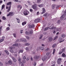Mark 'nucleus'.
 Listing matches in <instances>:
<instances>
[{
  "instance_id": "obj_1",
  "label": "nucleus",
  "mask_w": 66,
  "mask_h": 66,
  "mask_svg": "<svg viewBox=\"0 0 66 66\" xmlns=\"http://www.w3.org/2000/svg\"><path fill=\"white\" fill-rule=\"evenodd\" d=\"M56 29V28L55 27H54L53 25H52L50 27V30H52L53 29H54V30H55Z\"/></svg>"
},
{
  "instance_id": "obj_2",
  "label": "nucleus",
  "mask_w": 66,
  "mask_h": 66,
  "mask_svg": "<svg viewBox=\"0 0 66 66\" xmlns=\"http://www.w3.org/2000/svg\"><path fill=\"white\" fill-rule=\"evenodd\" d=\"M32 7L34 10H36L37 9V5L36 4H34L32 5Z\"/></svg>"
},
{
  "instance_id": "obj_3",
  "label": "nucleus",
  "mask_w": 66,
  "mask_h": 66,
  "mask_svg": "<svg viewBox=\"0 0 66 66\" xmlns=\"http://www.w3.org/2000/svg\"><path fill=\"white\" fill-rule=\"evenodd\" d=\"M29 12L27 10L25 11L23 13L25 15H27L29 14Z\"/></svg>"
},
{
  "instance_id": "obj_4",
  "label": "nucleus",
  "mask_w": 66,
  "mask_h": 66,
  "mask_svg": "<svg viewBox=\"0 0 66 66\" xmlns=\"http://www.w3.org/2000/svg\"><path fill=\"white\" fill-rule=\"evenodd\" d=\"M42 59L43 61H45L47 59V57H46V56H44V57H42Z\"/></svg>"
},
{
  "instance_id": "obj_5",
  "label": "nucleus",
  "mask_w": 66,
  "mask_h": 66,
  "mask_svg": "<svg viewBox=\"0 0 66 66\" xmlns=\"http://www.w3.org/2000/svg\"><path fill=\"white\" fill-rule=\"evenodd\" d=\"M39 21H40V19L39 18L35 20V23H37L38 22H39Z\"/></svg>"
},
{
  "instance_id": "obj_6",
  "label": "nucleus",
  "mask_w": 66,
  "mask_h": 66,
  "mask_svg": "<svg viewBox=\"0 0 66 66\" xmlns=\"http://www.w3.org/2000/svg\"><path fill=\"white\" fill-rule=\"evenodd\" d=\"M39 58V56L37 55H35L34 57V59H38Z\"/></svg>"
},
{
  "instance_id": "obj_7",
  "label": "nucleus",
  "mask_w": 66,
  "mask_h": 66,
  "mask_svg": "<svg viewBox=\"0 0 66 66\" xmlns=\"http://www.w3.org/2000/svg\"><path fill=\"white\" fill-rule=\"evenodd\" d=\"M12 59L14 62H16V61H17V60L15 59L14 57H12Z\"/></svg>"
},
{
  "instance_id": "obj_8",
  "label": "nucleus",
  "mask_w": 66,
  "mask_h": 66,
  "mask_svg": "<svg viewBox=\"0 0 66 66\" xmlns=\"http://www.w3.org/2000/svg\"><path fill=\"white\" fill-rule=\"evenodd\" d=\"M43 12L42 13V14H43L44 13H45L46 12V10H45V9L44 8L43 9H42Z\"/></svg>"
},
{
  "instance_id": "obj_9",
  "label": "nucleus",
  "mask_w": 66,
  "mask_h": 66,
  "mask_svg": "<svg viewBox=\"0 0 66 66\" xmlns=\"http://www.w3.org/2000/svg\"><path fill=\"white\" fill-rule=\"evenodd\" d=\"M21 41H22L23 42H27V40L25 39L24 38H21Z\"/></svg>"
},
{
  "instance_id": "obj_10",
  "label": "nucleus",
  "mask_w": 66,
  "mask_h": 66,
  "mask_svg": "<svg viewBox=\"0 0 66 66\" xmlns=\"http://www.w3.org/2000/svg\"><path fill=\"white\" fill-rule=\"evenodd\" d=\"M65 16L64 14H63L61 16V20H63V19L64 18Z\"/></svg>"
},
{
  "instance_id": "obj_11",
  "label": "nucleus",
  "mask_w": 66,
  "mask_h": 66,
  "mask_svg": "<svg viewBox=\"0 0 66 66\" xmlns=\"http://www.w3.org/2000/svg\"><path fill=\"white\" fill-rule=\"evenodd\" d=\"M49 54H50L49 56H50H50H51V55H52V54H50V53H49L47 52L46 54V55H47V56L49 55Z\"/></svg>"
},
{
  "instance_id": "obj_12",
  "label": "nucleus",
  "mask_w": 66,
  "mask_h": 66,
  "mask_svg": "<svg viewBox=\"0 0 66 66\" xmlns=\"http://www.w3.org/2000/svg\"><path fill=\"white\" fill-rule=\"evenodd\" d=\"M17 8H19L20 9H22V6L21 5H19L17 6Z\"/></svg>"
},
{
  "instance_id": "obj_13",
  "label": "nucleus",
  "mask_w": 66,
  "mask_h": 66,
  "mask_svg": "<svg viewBox=\"0 0 66 66\" xmlns=\"http://www.w3.org/2000/svg\"><path fill=\"white\" fill-rule=\"evenodd\" d=\"M26 23H27V21H25L22 22V26H24L25 24H26Z\"/></svg>"
},
{
  "instance_id": "obj_14",
  "label": "nucleus",
  "mask_w": 66,
  "mask_h": 66,
  "mask_svg": "<svg viewBox=\"0 0 66 66\" xmlns=\"http://www.w3.org/2000/svg\"><path fill=\"white\" fill-rule=\"evenodd\" d=\"M12 3L11 2H8L7 4L6 5H12Z\"/></svg>"
},
{
  "instance_id": "obj_15",
  "label": "nucleus",
  "mask_w": 66,
  "mask_h": 66,
  "mask_svg": "<svg viewBox=\"0 0 66 66\" xmlns=\"http://www.w3.org/2000/svg\"><path fill=\"white\" fill-rule=\"evenodd\" d=\"M8 62L9 64L10 65H11L12 64V61H11V60H9L8 61Z\"/></svg>"
},
{
  "instance_id": "obj_16",
  "label": "nucleus",
  "mask_w": 66,
  "mask_h": 66,
  "mask_svg": "<svg viewBox=\"0 0 66 66\" xmlns=\"http://www.w3.org/2000/svg\"><path fill=\"white\" fill-rule=\"evenodd\" d=\"M9 13H10V16H13V15L15 14V13L13 12H10Z\"/></svg>"
},
{
  "instance_id": "obj_17",
  "label": "nucleus",
  "mask_w": 66,
  "mask_h": 66,
  "mask_svg": "<svg viewBox=\"0 0 66 66\" xmlns=\"http://www.w3.org/2000/svg\"><path fill=\"white\" fill-rule=\"evenodd\" d=\"M40 49L42 51L44 50V48L43 47H40Z\"/></svg>"
},
{
  "instance_id": "obj_18",
  "label": "nucleus",
  "mask_w": 66,
  "mask_h": 66,
  "mask_svg": "<svg viewBox=\"0 0 66 66\" xmlns=\"http://www.w3.org/2000/svg\"><path fill=\"white\" fill-rule=\"evenodd\" d=\"M19 64L20 66H24V64L23 63H22L21 62H20Z\"/></svg>"
},
{
  "instance_id": "obj_19",
  "label": "nucleus",
  "mask_w": 66,
  "mask_h": 66,
  "mask_svg": "<svg viewBox=\"0 0 66 66\" xmlns=\"http://www.w3.org/2000/svg\"><path fill=\"white\" fill-rule=\"evenodd\" d=\"M34 27V25L32 24L31 25H30L29 26V28H33Z\"/></svg>"
},
{
  "instance_id": "obj_20",
  "label": "nucleus",
  "mask_w": 66,
  "mask_h": 66,
  "mask_svg": "<svg viewBox=\"0 0 66 66\" xmlns=\"http://www.w3.org/2000/svg\"><path fill=\"white\" fill-rule=\"evenodd\" d=\"M25 46H29L30 45V44L29 43H26L25 44Z\"/></svg>"
},
{
  "instance_id": "obj_21",
  "label": "nucleus",
  "mask_w": 66,
  "mask_h": 66,
  "mask_svg": "<svg viewBox=\"0 0 66 66\" xmlns=\"http://www.w3.org/2000/svg\"><path fill=\"white\" fill-rule=\"evenodd\" d=\"M52 37H50L49 38V40L50 41V42H51V41H52Z\"/></svg>"
},
{
  "instance_id": "obj_22",
  "label": "nucleus",
  "mask_w": 66,
  "mask_h": 66,
  "mask_svg": "<svg viewBox=\"0 0 66 66\" xmlns=\"http://www.w3.org/2000/svg\"><path fill=\"white\" fill-rule=\"evenodd\" d=\"M23 50H20L19 51V53H20V52L21 53H23Z\"/></svg>"
},
{
  "instance_id": "obj_23",
  "label": "nucleus",
  "mask_w": 66,
  "mask_h": 66,
  "mask_svg": "<svg viewBox=\"0 0 66 66\" xmlns=\"http://www.w3.org/2000/svg\"><path fill=\"white\" fill-rule=\"evenodd\" d=\"M5 7V5L3 4V5L2 6V10H3L4 8Z\"/></svg>"
},
{
  "instance_id": "obj_24",
  "label": "nucleus",
  "mask_w": 66,
  "mask_h": 66,
  "mask_svg": "<svg viewBox=\"0 0 66 66\" xmlns=\"http://www.w3.org/2000/svg\"><path fill=\"white\" fill-rule=\"evenodd\" d=\"M50 50V48H46L45 50V51H48V50Z\"/></svg>"
},
{
  "instance_id": "obj_25",
  "label": "nucleus",
  "mask_w": 66,
  "mask_h": 66,
  "mask_svg": "<svg viewBox=\"0 0 66 66\" xmlns=\"http://www.w3.org/2000/svg\"><path fill=\"white\" fill-rule=\"evenodd\" d=\"M21 40H22V39H21V38L20 39H19L18 40H17L16 41V42H21L22 41H21Z\"/></svg>"
},
{
  "instance_id": "obj_26",
  "label": "nucleus",
  "mask_w": 66,
  "mask_h": 66,
  "mask_svg": "<svg viewBox=\"0 0 66 66\" xmlns=\"http://www.w3.org/2000/svg\"><path fill=\"white\" fill-rule=\"evenodd\" d=\"M58 38V36H55V37L54 38L53 40H55L56 39H57Z\"/></svg>"
},
{
  "instance_id": "obj_27",
  "label": "nucleus",
  "mask_w": 66,
  "mask_h": 66,
  "mask_svg": "<svg viewBox=\"0 0 66 66\" xmlns=\"http://www.w3.org/2000/svg\"><path fill=\"white\" fill-rule=\"evenodd\" d=\"M29 33L31 34H33V31L32 30H31Z\"/></svg>"
},
{
  "instance_id": "obj_28",
  "label": "nucleus",
  "mask_w": 66,
  "mask_h": 66,
  "mask_svg": "<svg viewBox=\"0 0 66 66\" xmlns=\"http://www.w3.org/2000/svg\"><path fill=\"white\" fill-rule=\"evenodd\" d=\"M5 52H6V53L7 54H8V55L9 54V52L7 50H5Z\"/></svg>"
},
{
  "instance_id": "obj_29",
  "label": "nucleus",
  "mask_w": 66,
  "mask_h": 66,
  "mask_svg": "<svg viewBox=\"0 0 66 66\" xmlns=\"http://www.w3.org/2000/svg\"><path fill=\"white\" fill-rule=\"evenodd\" d=\"M56 44H54L52 46V48H54L56 46Z\"/></svg>"
},
{
  "instance_id": "obj_30",
  "label": "nucleus",
  "mask_w": 66,
  "mask_h": 66,
  "mask_svg": "<svg viewBox=\"0 0 66 66\" xmlns=\"http://www.w3.org/2000/svg\"><path fill=\"white\" fill-rule=\"evenodd\" d=\"M62 57H66V56L64 53H63L62 54Z\"/></svg>"
},
{
  "instance_id": "obj_31",
  "label": "nucleus",
  "mask_w": 66,
  "mask_h": 66,
  "mask_svg": "<svg viewBox=\"0 0 66 66\" xmlns=\"http://www.w3.org/2000/svg\"><path fill=\"white\" fill-rule=\"evenodd\" d=\"M49 28V27H48L47 28H46L44 29V31H46V30H47L48 29V28Z\"/></svg>"
},
{
  "instance_id": "obj_32",
  "label": "nucleus",
  "mask_w": 66,
  "mask_h": 66,
  "mask_svg": "<svg viewBox=\"0 0 66 66\" xmlns=\"http://www.w3.org/2000/svg\"><path fill=\"white\" fill-rule=\"evenodd\" d=\"M52 9H54L55 8V5H53L52 6Z\"/></svg>"
},
{
  "instance_id": "obj_33",
  "label": "nucleus",
  "mask_w": 66,
  "mask_h": 66,
  "mask_svg": "<svg viewBox=\"0 0 66 66\" xmlns=\"http://www.w3.org/2000/svg\"><path fill=\"white\" fill-rule=\"evenodd\" d=\"M13 46H15V47H17V46H18V44H15L13 45Z\"/></svg>"
},
{
  "instance_id": "obj_34",
  "label": "nucleus",
  "mask_w": 66,
  "mask_h": 66,
  "mask_svg": "<svg viewBox=\"0 0 66 66\" xmlns=\"http://www.w3.org/2000/svg\"><path fill=\"white\" fill-rule=\"evenodd\" d=\"M61 62H62L61 61H57V63L58 64H61Z\"/></svg>"
},
{
  "instance_id": "obj_35",
  "label": "nucleus",
  "mask_w": 66,
  "mask_h": 66,
  "mask_svg": "<svg viewBox=\"0 0 66 66\" xmlns=\"http://www.w3.org/2000/svg\"><path fill=\"white\" fill-rule=\"evenodd\" d=\"M26 59V57L25 56H23L22 57V59L24 60H25Z\"/></svg>"
},
{
  "instance_id": "obj_36",
  "label": "nucleus",
  "mask_w": 66,
  "mask_h": 66,
  "mask_svg": "<svg viewBox=\"0 0 66 66\" xmlns=\"http://www.w3.org/2000/svg\"><path fill=\"white\" fill-rule=\"evenodd\" d=\"M38 6L40 7H42L43 6V4H40L38 5Z\"/></svg>"
},
{
  "instance_id": "obj_37",
  "label": "nucleus",
  "mask_w": 66,
  "mask_h": 66,
  "mask_svg": "<svg viewBox=\"0 0 66 66\" xmlns=\"http://www.w3.org/2000/svg\"><path fill=\"white\" fill-rule=\"evenodd\" d=\"M13 35L14 37L16 38V34H13Z\"/></svg>"
},
{
  "instance_id": "obj_38",
  "label": "nucleus",
  "mask_w": 66,
  "mask_h": 66,
  "mask_svg": "<svg viewBox=\"0 0 66 66\" xmlns=\"http://www.w3.org/2000/svg\"><path fill=\"white\" fill-rule=\"evenodd\" d=\"M25 33L26 34H27V35H28L29 34V33L28 31H26V32H25Z\"/></svg>"
},
{
  "instance_id": "obj_39",
  "label": "nucleus",
  "mask_w": 66,
  "mask_h": 66,
  "mask_svg": "<svg viewBox=\"0 0 66 66\" xmlns=\"http://www.w3.org/2000/svg\"><path fill=\"white\" fill-rule=\"evenodd\" d=\"M55 49H54L53 50V54H54V53H55Z\"/></svg>"
},
{
  "instance_id": "obj_40",
  "label": "nucleus",
  "mask_w": 66,
  "mask_h": 66,
  "mask_svg": "<svg viewBox=\"0 0 66 66\" xmlns=\"http://www.w3.org/2000/svg\"><path fill=\"white\" fill-rule=\"evenodd\" d=\"M61 37L62 38H64L65 37V35L63 34L61 36Z\"/></svg>"
},
{
  "instance_id": "obj_41",
  "label": "nucleus",
  "mask_w": 66,
  "mask_h": 66,
  "mask_svg": "<svg viewBox=\"0 0 66 66\" xmlns=\"http://www.w3.org/2000/svg\"><path fill=\"white\" fill-rule=\"evenodd\" d=\"M61 23V21L59 20L57 21V23L58 24H60Z\"/></svg>"
},
{
  "instance_id": "obj_42",
  "label": "nucleus",
  "mask_w": 66,
  "mask_h": 66,
  "mask_svg": "<svg viewBox=\"0 0 66 66\" xmlns=\"http://www.w3.org/2000/svg\"><path fill=\"white\" fill-rule=\"evenodd\" d=\"M40 37L39 39H41L42 38V37H43V35L42 34L40 35Z\"/></svg>"
},
{
  "instance_id": "obj_43",
  "label": "nucleus",
  "mask_w": 66,
  "mask_h": 66,
  "mask_svg": "<svg viewBox=\"0 0 66 66\" xmlns=\"http://www.w3.org/2000/svg\"><path fill=\"white\" fill-rule=\"evenodd\" d=\"M10 51L11 53H14V51H13V50L12 49L11 50H10Z\"/></svg>"
},
{
  "instance_id": "obj_44",
  "label": "nucleus",
  "mask_w": 66,
  "mask_h": 66,
  "mask_svg": "<svg viewBox=\"0 0 66 66\" xmlns=\"http://www.w3.org/2000/svg\"><path fill=\"white\" fill-rule=\"evenodd\" d=\"M2 26H1L0 27V35H1V29H2Z\"/></svg>"
},
{
  "instance_id": "obj_45",
  "label": "nucleus",
  "mask_w": 66,
  "mask_h": 66,
  "mask_svg": "<svg viewBox=\"0 0 66 66\" xmlns=\"http://www.w3.org/2000/svg\"><path fill=\"white\" fill-rule=\"evenodd\" d=\"M62 61V59L61 58H59L58 59V61Z\"/></svg>"
},
{
  "instance_id": "obj_46",
  "label": "nucleus",
  "mask_w": 66,
  "mask_h": 66,
  "mask_svg": "<svg viewBox=\"0 0 66 66\" xmlns=\"http://www.w3.org/2000/svg\"><path fill=\"white\" fill-rule=\"evenodd\" d=\"M3 20H5L6 19V18L5 17L3 16Z\"/></svg>"
},
{
  "instance_id": "obj_47",
  "label": "nucleus",
  "mask_w": 66,
  "mask_h": 66,
  "mask_svg": "<svg viewBox=\"0 0 66 66\" xmlns=\"http://www.w3.org/2000/svg\"><path fill=\"white\" fill-rule=\"evenodd\" d=\"M6 31H9V30H10V28L8 27L6 28Z\"/></svg>"
},
{
  "instance_id": "obj_48",
  "label": "nucleus",
  "mask_w": 66,
  "mask_h": 66,
  "mask_svg": "<svg viewBox=\"0 0 66 66\" xmlns=\"http://www.w3.org/2000/svg\"><path fill=\"white\" fill-rule=\"evenodd\" d=\"M25 50H27V51L29 50V48L28 47H26L25 48Z\"/></svg>"
},
{
  "instance_id": "obj_49",
  "label": "nucleus",
  "mask_w": 66,
  "mask_h": 66,
  "mask_svg": "<svg viewBox=\"0 0 66 66\" xmlns=\"http://www.w3.org/2000/svg\"><path fill=\"white\" fill-rule=\"evenodd\" d=\"M62 40V38H59L58 40L59 41H61V40Z\"/></svg>"
},
{
  "instance_id": "obj_50",
  "label": "nucleus",
  "mask_w": 66,
  "mask_h": 66,
  "mask_svg": "<svg viewBox=\"0 0 66 66\" xmlns=\"http://www.w3.org/2000/svg\"><path fill=\"white\" fill-rule=\"evenodd\" d=\"M4 40V39H1L0 40V41H1V43L2 42H3V41Z\"/></svg>"
},
{
  "instance_id": "obj_51",
  "label": "nucleus",
  "mask_w": 66,
  "mask_h": 66,
  "mask_svg": "<svg viewBox=\"0 0 66 66\" xmlns=\"http://www.w3.org/2000/svg\"><path fill=\"white\" fill-rule=\"evenodd\" d=\"M18 59H19L18 61H19V62H20L21 61V58H18Z\"/></svg>"
},
{
  "instance_id": "obj_52",
  "label": "nucleus",
  "mask_w": 66,
  "mask_h": 66,
  "mask_svg": "<svg viewBox=\"0 0 66 66\" xmlns=\"http://www.w3.org/2000/svg\"><path fill=\"white\" fill-rule=\"evenodd\" d=\"M64 13V14L66 16V18L64 19V20H66V11H65Z\"/></svg>"
},
{
  "instance_id": "obj_53",
  "label": "nucleus",
  "mask_w": 66,
  "mask_h": 66,
  "mask_svg": "<svg viewBox=\"0 0 66 66\" xmlns=\"http://www.w3.org/2000/svg\"><path fill=\"white\" fill-rule=\"evenodd\" d=\"M61 51H61L62 52H64V51H65V49L63 48L62 49Z\"/></svg>"
},
{
  "instance_id": "obj_54",
  "label": "nucleus",
  "mask_w": 66,
  "mask_h": 66,
  "mask_svg": "<svg viewBox=\"0 0 66 66\" xmlns=\"http://www.w3.org/2000/svg\"><path fill=\"white\" fill-rule=\"evenodd\" d=\"M23 31V30H20V33H21V34H22V33H23V32H22Z\"/></svg>"
},
{
  "instance_id": "obj_55",
  "label": "nucleus",
  "mask_w": 66,
  "mask_h": 66,
  "mask_svg": "<svg viewBox=\"0 0 66 66\" xmlns=\"http://www.w3.org/2000/svg\"><path fill=\"white\" fill-rule=\"evenodd\" d=\"M10 49H14L15 48V47H10L9 48Z\"/></svg>"
},
{
  "instance_id": "obj_56",
  "label": "nucleus",
  "mask_w": 66,
  "mask_h": 66,
  "mask_svg": "<svg viewBox=\"0 0 66 66\" xmlns=\"http://www.w3.org/2000/svg\"><path fill=\"white\" fill-rule=\"evenodd\" d=\"M40 1L41 0H37V3H39Z\"/></svg>"
},
{
  "instance_id": "obj_57",
  "label": "nucleus",
  "mask_w": 66,
  "mask_h": 66,
  "mask_svg": "<svg viewBox=\"0 0 66 66\" xmlns=\"http://www.w3.org/2000/svg\"><path fill=\"white\" fill-rule=\"evenodd\" d=\"M26 38L28 39H30V37L29 36H27L26 37Z\"/></svg>"
},
{
  "instance_id": "obj_58",
  "label": "nucleus",
  "mask_w": 66,
  "mask_h": 66,
  "mask_svg": "<svg viewBox=\"0 0 66 66\" xmlns=\"http://www.w3.org/2000/svg\"><path fill=\"white\" fill-rule=\"evenodd\" d=\"M10 10H11V9H10V8H8L7 11V12H9V11H10Z\"/></svg>"
},
{
  "instance_id": "obj_59",
  "label": "nucleus",
  "mask_w": 66,
  "mask_h": 66,
  "mask_svg": "<svg viewBox=\"0 0 66 66\" xmlns=\"http://www.w3.org/2000/svg\"><path fill=\"white\" fill-rule=\"evenodd\" d=\"M39 12H38L37 13V15H39Z\"/></svg>"
},
{
  "instance_id": "obj_60",
  "label": "nucleus",
  "mask_w": 66,
  "mask_h": 66,
  "mask_svg": "<svg viewBox=\"0 0 66 66\" xmlns=\"http://www.w3.org/2000/svg\"><path fill=\"white\" fill-rule=\"evenodd\" d=\"M36 63L35 62L33 64V65H34V66H36Z\"/></svg>"
},
{
  "instance_id": "obj_61",
  "label": "nucleus",
  "mask_w": 66,
  "mask_h": 66,
  "mask_svg": "<svg viewBox=\"0 0 66 66\" xmlns=\"http://www.w3.org/2000/svg\"><path fill=\"white\" fill-rule=\"evenodd\" d=\"M62 52L61 51L60 52H59V54H62Z\"/></svg>"
},
{
  "instance_id": "obj_62",
  "label": "nucleus",
  "mask_w": 66,
  "mask_h": 66,
  "mask_svg": "<svg viewBox=\"0 0 66 66\" xmlns=\"http://www.w3.org/2000/svg\"><path fill=\"white\" fill-rule=\"evenodd\" d=\"M0 65H1V66H2L3 65V63H1V62H0Z\"/></svg>"
},
{
  "instance_id": "obj_63",
  "label": "nucleus",
  "mask_w": 66,
  "mask_h": 66,
  "mask_svg": "<svg viewBox=\"0 0 66 66\" xmlns=\"http://www.w3.org/2000/svg\"><path fill=\"white\" fill-rule=\"evenodd\" d=\"M30 12H33V10L31 9H30Z\"/></svg>"
},
{
  "instance_id": "obj_64",
  "label": "nucleus",
  "mask_w": 66,
  "mask_h": 66,
  "mask_svg": "<svg viewBox=\"0 0 66 66\" xmlns=\"http://www.w3.org/2000/svg\"><path fill=\"white\" fill-rule=\"evenodd\" d=\"M26 61L25 60H23V63H26Z\"/></svg>"
}]
</instances>
